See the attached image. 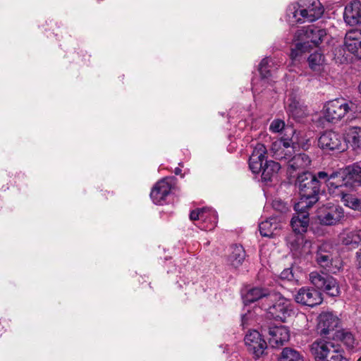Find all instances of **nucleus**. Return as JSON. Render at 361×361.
<instances>
[{
    "instance_id": "obj_1",
    "label": "nucleus",
    "mask_w": 361,
    "mask_h": 361,
    "mask_svg": "<svg viewBox=\"0 0 361 361\" xmlns=\"http://www.w3.org/2000/svg\"><path fill=\"white\" fill-rule=\"evenodd\" d=\"M295 185L300 195L299 201L295 204L296 210L310 209L319 201L321 182L316 179L313 173L304 171L298 174Z\"/></svg>"
},
{
    "instance_id": "obj_2",
    "label": "nucleus",
    "mask_w": 361,
    "mask_h": 361,
    "mask_svg": "<svg viewBox=\"0 0 361 361\" xmlns=\"http://www.w3.org/2000/svg\"><path fill=\"white\" fill-rule=\"evenodd\" d=\"M267 148L264 145L257 143L249 158V168L253 173H261L262 182H271L281 169L278 162L267 159Z\"/></svg>"
},
{
    "instance_id": "obj_3",
    "label": "nucleus",
    "mask_w": 361,
    "mask_h": 361,
    "mask_svg": "<svg viewBox=\"0 0 361 361\" xmlns=\"http://www.w3.org/2000/svg\"><path fill=\"white\" fill-rule=\"evenodd\" d=\"M326 35L324 29L314 25L305 26L298 29L294 35L296 42L295 47L291 49L290 56L295 59L303 52L308 51L312 47H317Z\"/></svg>"
},
{
    "instance_id": "obj_4",
    "label": "nucleus",
    "mask_w": 361,
    "mask_h": 361,
    "mask_svg": "<svg viewBox=\"0 0 361 361\" xmlns=\"http://www.w3.org/2000/svg\"><path fill=\"white\" fill-rule=\"evenodd\" d=\"M324 118L331 123H336L349 112H355L357 106L352 102H345L344 99H336L329 101L325 105Z\"/></svg>"
},
{
    "instance_id": "obj_5",
    "label": "nucleus",
    "mask_w": 361,
    "mask_h": 361,
    "mask_svg": "<svg viewBox=\"0 0 361 361\" xmlns=\"http://www.w3.org/2000/svg\"><path fill=\"white\" fill-rule=\"evenodd\" d=\"M262 308L267 311L268 317L283 322H285L288 317L294 314L290 301L283 297H279L277 299L276 295L274 302L263 303Z\"/></svg>"
},
{
    "instance_id": "obj_6",
    "label": "nucleus",
    "mask_w": 361,
    "mask_h": 361,
    "mask_svg": "<svg viewBox=\"0 0 361 361\" xmlns=\"http://www.w3.org/2000/svg\"><path fill=\"white\" fill-rule=\"evenodd\" d=\"M298 8L293 12V17L298 23H302V19L298 18L300 15L302 19L310 22L315 21L324 13V7L319 0H300Z\"/></svg>"
},
{
    "instance_id": "obj_7",
    "label": "nucleus",
    "mask_w": 361,
    "mask_h": 361,
    "mask_svg": "<svg viewBox=\"0 0 361 361\" xmlns=\"http://www.w3.org/2000/svg\"><path fill=\"white\" fill-rule=\"evenodd\" d=\"M338 174L340 189L345 188L350 191L361 187V166L358 163L339 169Z\"/></svg>"
},
{
    "instance_id": "obj_8",
    "label": "nucleus",
    "mask_w": 361,
    "mask_h": 361,
    "mask_svg": "<svg viewBox=\"0 0 361 361\" xmlns=\"http://www.w3.org/2000/svg\"><path fill=\"white\" fill-rule=\"evenodd\" d=\"M245 345L247 350L255 359H259L264 355L267 349V343L264 336L257 330L250 329L245 335Z\"/></svg>"
},
{
    "instance_id": "obj_9",
    "label": "nucleus",
    "mask_w": 361,
    "mask_h": 361,
    "mask_svg": "<svg viewBox=\"0 0 361 361\" xmlns=\"http://www.w3.org/2000/svg\"><path fill=\"white\" fill-rule=\"evenodd\" d=\"M310 282L317 288L331 297L340 294L338 283L333 276L324 273L312 271L310 274Z\"/></svg>"
},
{
    "instance_id": "obj_10",
    "label": "nucleus",
    "mask_w": 361,
    "mask_h": 361,
    "mask_svg": "<svg viewBox=\"0 0 361 361\" xmlns=\"http://www.w3.org/2000/svg\"><path fill=\"white\" fill-rule=\"evenodd\" d=\"M343 137L334 130L323 132L317 140L318 147L325 152L343 150Z\"/></svg>"
},
{
    "instance_id": "obj_11",
    "label": "nucleus",
    "mask_w": 361,
    "mask_h": 361,
    "mask_svg": "<svg viewBox=\"0 0 361 361\" xmlns=\"http://www.w3.org/2000/svg\"><path fill=\"white\" fill-rule=\"evenodd\" d=\"M294 298L297 303L310 307L320 305L323 300L322 294L318 290L307 286L299 288Z\"/></svg>"
},
{
    "instance_id": "obj_12",
    "label": "nucleus",
    "mask_w": 361,
    "mask_h": 361,
    "mask_svg": "<svg viewBox=\"0 0 361 361\" xmlns=\"http://www.w3.org/2000/svg\"><path fill=\"white\" fill-rule=\"evenodd\" d=\"M173 185V178H164L157 182L150 192L152 202L159 205H162L166 201V197L171 193Z\"/></svg>"
},
{
    "instance_id": "obj_13",
    "label": "nucleus",
    "mask_w": 361,
    "mask_h": 361,
    "mask_svg": "<svg viewBox=\"0 0 361 361\" xmlns=\"http://www.w3.org/2000/svg\"><path fill=\"white\" fill-rule=\"evenodd\" d=\"M317 329L322 336L329 335L338 327L341 320L331 312H322L318 317Z\"/></svg>"
},
{
    "instance_id": "obj_14",
    "label": "nucleus",
    "mask_w": 361,
    "mask_h": 361,
    "mask_svg": "<svg viewBox=\"0 0 361 361\" xmlns=\"http://www.w3.org/2000/svg\"><path fill=\"white\" fill-rule=\"evenodd\" d=\"M344 217V212L338 205L326 207L324 211L320 212L318 218L320 223L326 226L335 225Z\"/></svg>"
},
{
    "instance_id": "obj_15",
    "label": "nucleus",
    "mask_w": 361,
    "mask_h": 361,
    "mask_svg": "<svg viewBox=\"0 0 361 361\" xmlns=\"http://www.w3.org/2000/svg\"><path fill=\"white\" fill-rule=\"evenodd\" d=\"M269 335V343L274 348L283 346L290 338V331L288 329L284 326H274L270 327Z\"/></svg>"
},
{
    "instance_id": "obj_16",
    "label": "nucleus",
    "mask_w": 361,
    "mask_h": 361,
    "mask_svg": "<svg viewBox=\"0 0 361 361\" xmlns=\"http://www.w3.org/2000/svg\"><path fill=\"white\" fill-rule=\"evenodd\" d=\"M284 220L282 216H272L259 224V231L262 236L273 238L281 229V223Z\"/></svg>"
},
{
    "instance_id": "obj_17",
    "label": "nucleus",
    "mask_w": 361,
    "mask_h": 361,
    "mask_svg": "<svg viewBox=\"0 0 361 361\" xmlns=\"http://www.w3.org/2000/svg\"><path fill=\"white\" fill-rule=\"evenodd\" d=\"M295 214L292 217L290 226L295 234H303L307 231L310 222L309 209H303L302 210H296L294 208Z\"/></svg>"
},
{
    "instance_id": "obj_18",
    "label": "nucleus",
    "mask_w": 361,
    "mask_h": 361,
    "mask_svg": "<svg viewBox=\"0 0 361 361\" xmlns=\"http://www.w3.org/2000/svg\"><path fill=\"white\" fill-rule=\"evenodd\" d=\"M343 19L351 26L361 24V2L355 0L347 4L344 9Z\"/></svg>"
},
{
    "instance_id": "obj_19",
    "label": "nucleus",
    "mask_w": 361,
    "mask_h": 361,
    "mask_svg": "<svg viewBox=\"0 0 361 361\" xmlns=\"http://www.w3.org/2000/svg\"><path fill=\"white\" fill-rule=\"evenodd\" d=\"M276 294L270 293L267 290L260 288H253L247 291L244 300L246 303H252L258 300L267 304V302H272L275 300Z\"/></svg>"
},
{
    "instance_id": "obj_20",
    "label": "nucleus",
    "mask_w": 361,
    "mask_h": 361,
    "mask_svg": "<svg viewBox=\"0 0 361 361\" xmlns=\"http://www.w3.org/2000/svg\"><path fill=\"white\" fill-rule=\"evenodd\" d=\"M329 245L323 244L318 247L316 252L315 260L317 264L328 272H335L332 267L333 257L331 252L328 250Z\"/></svg>"
},
{
    "instance_id": "obj_21",
    "label": "nucleus",
    "mask_w": 361,
    "mask_h": 361,
    "mask_svg": "<svg viewBox=\"0 0 361 361\" xmlns=\"http://www.w3.org/2000/svg\"><path fill=\"white\" fill-rule=\"evenodd\" d=\"M311 159L305 153L293 154L288 164V171L292 173L298 170H305L310 166Z\"/></svg>"
},
{
    "instance_id": "obj_22",
    "label": "nucleus",
    "mask_w": 361,
    "mask_h": 361,
    "mask_svg": "<svg viewBox=\"0 0 361 361\" xmlns=\"http://www.w3.org/2000/svg\"><path fill=\"white\" fill-rule=\"evenodd\" d=\"M288 102L286 107L287 113L295 121H300L301 118L308 114L307 107L302 105L295 98H289Z\"/></svg>"
},
{
    "instance_id": "obj_23",
    "label": "nucleus",
    "mask_w": 361,
    "mask_h": 361,
    "mask_svg": "<svg viewBox=\"0 0 361 361\" xmlns=\"http://www.w3.org/2000/svg\"><path fill=\"white\" fill-rule=\"evenodd\" d=\"M332 342L322 339L314 341L310 346V350L315 361H323L328 348Z\"/></svg>"
},
{
    "instance_id": "obj_24",
    "label": "nucleus",
    "mask_w": 361,
    "mask_h": 361,
    "mask_svg": "<svg viewBox=\"0 0 361 361\" xmlns=\"http://www.w3.org/2000/svg\"><path fill=\"white\" fill-rule=\"evenodd\" d=\"M345 140L353 150L361 151V127L350 126L346 130Z\"/></svg>"
},
{
    "instance_id": "obj_25",
    "label": "nucleus",
    "mask_w": 361,
    "mask_h": 361,
    "mask_svg": "<svg viewBox=\"0 0 361 361\" xmlns=\"http://www.w3.org/2000/svg\"><path fill=\"white\" fill-rule=\"evenodd\" d=\"M317 180H322L328 186L329 190H338L341 188L339 183V174L338 171H334L329 174L325 171H319L316 174H314Z\"/></svg>"
},
{
    "instance_id": "obj_26",
    "label": "nucleus",
    "mask_w": 361,
    "mask_h": 361,
    "mask_svg": "<svg viewBox=\"0 0 361 361\" xmlns=\"http://www.w3.org/2000/svg\"><path fill=\"white\" fill-rule=\"evenodd\" d=\"M245 256V251L242 245H233L231 246V252L228 256V262L231 266L236 269L243 264Z\"/></svg>"
},
{
    "instance_id": "obj_27",
    "label": "nucleus",
    "mask_w": 361,
    "mask_h": 361,
    "mask_svg": "<svg viewBox=\"0 0 361 361\" xmlns=\"http://www.w3.org/2000/svg\"><path fill=\"white\" fill-rule=\"evenodd\" d=\"M271 150L273 152V157L279 161H284L288 164L290 157L295 153L294 147H280L277 142L272 145Z\"/></svg>"
},
{
    "instance_id": "obj_28",
    "label": "nucleus",
    "mask_w": 361,
    "mask_h": 361,
    "mask_svg": "<svg viewBox=\"0 0 361 361\" xmlns=\"http://www.w3.org/2000/svg\"><path fill=\"white\" fill-rule=\"evenodd\" d=\"M205 214L207 217L202 220V224L199 227L202 230L212 231L215 228L218 223V214L216 212L212 209L205 208Z\"/></svg>"
},
{
    "instance_id": "obj_29",
    "label": "nucleus",
    "mask_w": 361,
    "mask_h": 361,
    "mask_svg": "<svg viewBox=\"0 0 361 361\" xmlns=\"http://www.w3.org/2000/svg\"><path fill=\"white\" fill-rule=\"evenodd\" d=\"M278 361H304V356L300 352L286 347L282 350Z\"/></svg>"
},
{
    "instance_id": "obj_30",
    "label": "nucleus",
    "mask_w": 361,
    "mask_h": 361,
    "mask_svg": "<svg viewBox=\"0 0 361 361\" xmlns=\"http://www.w3.org/2000/svg\"><path fill=\"white\" fill-rule=\"evenodd\" d=\"M361 41V30H352L346 33L345 37V47L352 53L357 47V43Z\"/></svg>"
},
{
    "instance_id": "obj_31",
    "label": "nucleus",
    "mask_w": 361,
    "mask_h": 361,
    "mask_svg": "<svg viewBox=\"0 0 361 361\" xmlns=\"http://www.w3.org/2000/svg\"><path fill=\"white\" fill-rule=\"evenodd\" d=\"M334 338L342 342L347 348H353L355 338L353 334L345 329L338 330L334 334Z\"/></svg>"
},
{
    "instance_id": "obj_32",
    "label": "nucleus",
    "mask_w": 361,
    "mask_h": 361,
    "mask_svg": "<svg viewBox=\"0 0 361 361\" xmlns=\"http://www.w3.org/2000/svg\"><path fill=\"white\" fill-rule=\"evenodd\" d=\"M348 190H344L343 188L338 190V195L341 196V201L344 203V204L353 209L356 210L357 207L359 206L360 199L353 197L351 195L348 194Z\"/></svg>"
},
{
    "instance_id": "obj_33",
    "label": "nucleus",
    "mask_w": 361,
    "mask_h": 361,
    "mask_svg": "<svg viewBox=\"0 0 361 361\" xmlns=\"http://www.w3.org/2000/svg\"><path fill=\"white\" fill-rule=\"evenodd\" d=\"M272 207L276 211L281 214L280 216L283 217V214L290 211V205L279 198H276L272 202Z\"/></svg>"
},
{
    "instance_id": "obj_34",
    "label": "nucleus",
    "mask_w": 361,
    "mask_h": 361,
    "mask_svg": "<svg viewBox=\"0 0 361 361\" xmlns=\"http://www.w3.org/2000/svg\"><path fill=\"white\" fill-rule=\"evenodd\" d=\"M269 61L270 59L267 57L263 59L259 65L258 70L263 79L269 78L271 75V70L269 69Z\"/></svg>"
},
{
    "instance_id": "obj_35",
    "label": "nucleus",
    "mask_w": 361,
    "mask_h": 361,
    "mask_svg": "<svg viewBox=\"0 0 361 361\" xmlns=\"http://www.w3.org/2000/svg\"><path fill=\"white\" fill-rule=\"evenodd\" d=\"M360 243V238L358 236V231L354 230L348 233L343 240V243L345 245H356Z\"/></svg>"
},
{
    "instance_id": "obj_36",
    "label": "nucleus",
    "mask_w": 361,
    "mask_h": 361,
    "mask_svg": "<svg viewBox=\"0 0 361 361\" xmlns=\"http://www.w3.org/2000/svg\"><path fill=\"white\" fill-rule=\"evenodd\" d=\"M324 61V56L319 52H314L308 57V63L312 69H314L317 66H319Z\"/></svg>"
},
{
    "instance_id": "obj_37",
    "label": "nucleus",
    "mask_w": 361,
    "mask_h": 361,
    "mask_svg": "<svg viewBox=\"0 0 361 361\" xmlns=\"http://www.w3.org/2000/svg\"><path fill=\"white\" fill-rule=\"evenodd\" d=\"M205 208H197V209L192 210L190 214V219L191 221H199V225L202 223V219H205L207 217L204 212Z\"/></svg>"
},
{
    "instance_id": "obj_38",
    "label": "nucleus",
    "mask_w": 361,
    "mask_h": 361,
    "mask_svg": "<svg viewBox=\"0 0 361 361\" xmlns=\"http://www.w3.org/2000/svg\"><path fill=\"white\" fill-rule=\"evenodd\" d=\"M285 127V123L281 119H274L269 126V130L272 133H279Z\"/></svg>"
},
{
    "instance_id": "obj_39",
    "label": "nucleus",
    "mask_w": 361,
    "mask_h": 361,
    "mask_svg": "<svg viewBox=\"0 0 361 361\" xmlns=\"http://www.w3.org/2000/svg\"><path fill=\"white\" fill-rule=\"evenodd\" d=\"M298 235H295V239H290V244L291 245V249L295 251L298 250L300 245H302L304 242L307 243V240L305 241V239L302 236V234H298Z\"/></svg>"
},
{
    "instance_id": "obj_40",
    "label": "nucleus",
    "mask_w": 361,
    "mask_h": 361,
    "mask_svg": "<svg viewBox=\"0 0 361 361\" xmlns=\"http://www.w3.org/2000/svg\"><path fill=\"white\" fill-rule=\"evenodd\" d=\"M343 354V350L338 346L334 354L331 357V359L327 361H348Z\"/></svg>"
},
{
    "instance_id": "obj_41",
    "label": "nucleus",
    "mask_w": 361,
    "mask_h": 361,
    "mask_svg": "<svg viewBox=\"0 0 361 361\" xmlns=\"http://www.w3.org/2000/svg\"><path fill=\"white\" fill-rule=\"evenodd\" d=\"M293 274L291 269H285L281 271L280 278L283 280L291 281L293 279Z\"/></svg>"
},
{
    "instance_id": "obj_42",
    "label": "nucleus",
    "mask_w": 361,
    "mask_h": 361,
    "mask_svg": "<svg viewBox=\"0 0 361 361\" xmlns=\"http://www.w3.org/2000/svg\"><path fill=\"white\" fill-rule=\"evenodd\" d=\"M338 345H336L334 343L331 344L329 348H328V351L326 352V355H324V359L323 361H327L331 359V357L334 354Z\"/></svg>"
},
{
    "instance_id": "obj_43",
    "label": "nucleus",
    "mask_w": 361,
    "mask_h": 361,
    "mask_svg": "<svg viewBox=\"0 0 361 361\" xmlns=\"http://www.w3.org/2000/svg\"><path fill=\"white\" fill-rule=\"evenodd\" d=\"M293 142H292L291 139H281L277 145L280 147H293Z\"/></svg>"
},
{
    "instance_id": "obj_44",
    "label": "nucleus",
    "mask_w": 361,
    "mask_h": 361,
    "mask_svg": "<svg viewBox=\"0 0 361 361\" xmlns=\"http://www.w3.org/2000/svg\"><path fill=\"white\" fill-rule=\"evenodd\" d=\"M357 259V274L361 276V248L356 252Z\"/></svg>"
},
{
    "instance_id": "obj_45",
    "label": "nucleus",
    "mask_w": 361,
    "mask_h": 361,
    "mask_svg": "<svg viewBox=\"0 0 361 361\" xmlns=\"http://www.w3.org/2000/svg\"><path fill=\"white\" fill-rule=\"evenodd\" d=\"M352 54L361 59V40L357 43L356 49L352 51Z\"/></svg>"
},
{
    "instance_id": "obj_46",
    "label": "nucleus",
    "mask_w": 361,
    "mask_h": 361,
    "mask_svg": "<svg viewBox=\"0 0 361 361\" xmlns=\"http://www.w3.org/2000/svg\"><path fill=\"white\" fill-rule=\"evenodd\" d=\"M174 173L176 175H179L181 173V169L180 168L176 167L174 170Z\"/></svg>"
},
{
    "instance_id": "obj_47",
    "label": "nucleus",
    "mask_w": 361,
    "mask_h": 361,
    "mask_svg": "<svg viewBox=\"0 0 361 361\" xmlns=\"http://www.w3.org/2000/svg\"><path fill=\"white\" fill-rule=\"evenodd\" d=\"M356 210L361 211V200H360L359 206L357 207Z\"/></svg>"
},
{
    "instance_id": "obj_48",
    "label": "nucleus",
    "mask_w": 361,
    "mask_h": 361,
    "mask_svg": "<svg viewBox=\"0 0 361 361\" xmlns=\"http://www.w3.org/2000/svg\"><path fill=\"white\" fill-rule=\"evenodd\" d=\"M357 231H358V236L360 237V242H361V229H357Z\"/></svg>"
},
{
    "instance_id": "obj_49",
    "label": "nucleus",
    "mask_w": 361,
    "mask_h": 361,
    "mask_svg": "<svg viewBox=\"0 0 361 361\" xmlns=\"http://www.w3.org/2000/svg\"><path fill=\"white\" fill-rule=\"evenodd\" d=\"M357 361H361V357L357 360Z\"/></svg>"
}]
</instances>
